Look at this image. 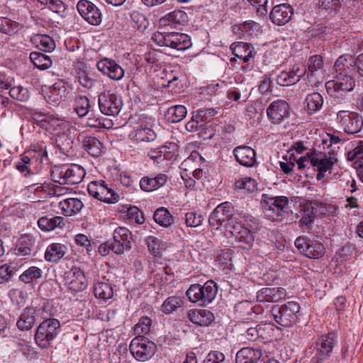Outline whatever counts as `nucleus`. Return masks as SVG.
Masks as SVG:
<instances>
[{"label":"nucleus","mask_w":363,"mask_h":363,"mask_svg":"<svg viewBox=\"0 0 363 363\" xmlns=\"http://www.w3.org/2000/svg\"><path fill=\"white\" fill-rule=\"evenodd\" d=\"M60 330L58 319H44L38 326L35 340L41 347H46L47 344L54 340Z\"/></svg>","instance_id":"8"},{"label":"nucleus","mask_w":363,"mask_h":363,"mask_svg":"<svg viewBox=\"0 0 363 363\" xmlns=\"http://www.w3.org/2000/svg\"><path fill=\"white\" fill-rule=\"evenodd\" d=\"M201 291V306L210 303L218 292L216 284L213 280L207 281L203 286L200 285Z\"/></svg>","instance_id":"39"},{"label":"nucleus","mask_w":363,"mask_h":363,"mask_svg":"<svg viewBox=\"0 0 363 363\" xmlns=\"http://www.w3.org/2000/svg\"><path fill=\"white\" fill-rule=\"evenodd\" d=\"M187 111L184 106L177 105L169 107L165 114L167 120L170 123H179L186 116Z\"/></svg>","instance_id":"44"},{"label":"nucleus","mask_w":363,"mask_h":363,"mask_svg":"<svg viewBox=\"0 0 363 363\" xmlns=\"http://www.w3.org/2000/svg\"><path fill=\"white\" fill-rule=\"evenodd\" d=\"M187 21L188 16L185 11L182 10H174L162 17L159 21V23L162 27L173 28L184 24Z\"/></svg>","instance_id":"28"},{"label":"nucleus","mask_w":363,"mask_h":363,"mask_svg":"<svg viewBox=\"0 0 363 363\" xmlns=\"http://www.w3.org/2000/svg\"><path fill=\"white\" fill-rule=\"evenodd\" d=\"M235 188L244 190L247 193H252L257 190V182L251 177H244L235 182Z\"/></svg>","instance_id":"53"},{"label":"nucleus","mask_w":363,"mask_h":363,"mask_svg":"<svg viewBox=\"0 0 363 363\" xmlns=\"http://www.w3.org/2000/svg\"><path fill=\"white\" fill-rule=\"evenodd\" d=\"M152 40L160 46H165L179 51H183L191 46L190 37L179 32H155Z\"/></svg>","instance_id":"4"},{"label":"nucleus","mask_w":363,"mask_h":363,"mask_svg":"<svg viewBox=\"0 0 363 363\" xmlns=\"http://www.w3.org/2000/svg\"><path fill=\"white\" fill-rule=\"evenodd\" d=\"M203 220V216L195 211L188 212L185 215V223L187 227H199L202 224Z\"/></svg>","instance_id":"57"},{"label":"nucleus","mask_w":363,"mask_h":363,"mask_svg":"<svg viewBox=\"0 0 363 363\" xmlns=\"http://www.w3.org/2000/svg\"><path fill=\"white\" fill-rule=\"evenodd\" d=\"M130 352L133 356L139 361H146L155 354L156 345L145 337H138L132 340Z\"/></svg>","instance_id":"11"},{"label":"nucleus","mask_w":363,"mask_h":363,"mask_svg":"<svg viewBox=\"0 0 363 363\" xmlns=\"http://www.w3.org/2000/svg\"><path fill=\"white\" fill-rule=\"evenodd\" d=\"M98 103L101 112L106 116L117 115L123 106L121 97L110 91L101 93L99 95Z\"/></svg>","instance_id":"12"},{"label":"nucleus","mask_w":363,"mask_h":363,"mask_svg":"<svg viewBox=\"0 0 363 363\" xmlns=\"http://www.w3.org/2000/svg\"><path fill=\"white\" fill-rule=\"evenodd\" d=\"M27 314V318H52L57 313V308L51 301H47L43 303L40 308L27 307L24 314Z\"/></svg>","instance_id":"29"},{"label":"nucleus","mask_w":363,"mask_h":363,"mask_svg":"<svg viewBox=\"0 0 363 363\" xmlns=\"http://www.w3.org/2000/svg\"><path fill=\"white\" fill-rule=\"evenodd\" d=\"M244 216L234 211L232 204L224 202L217 206L208 218V224L212 230H220L223 225L235 240L239 247L249 249L252 246L254 235L251 230L242 223Z\"/></svg>","instance_id":"1"},{"label":"nucleus","mask_w":363,"mask_h":363,"mask_svg":"<svg viewBox=\"0 0 363 363\" xmlns=\"http://www.w3.org/2000/svg\"><path fill=\"white\" fill-rule=\"evenodd\" d=\"M75 111L79 117L86 116L90 107L89 100L85 96H79L76 98Z\"/></svg>","instance_id":"55"},{"label":"nucleus","mask_w":363,"mask_h":363,"mask_svg":"<svg viewBox=\"0 0 363 363\" xmlns=\"http://www.w3.org/2000/svg\"><path fill=\"white\" fill-rule=\"evenodd\" d=\"M233 54L235 57L242 60L244 62H247L252 57V48L247 43L238 42L233 43L230 45Z\"/></svg>","instance_id":"38"},{"label":"nucleus","mask_w":363,"mask_h":363,"mask_svg":"<svg viewBox=\"0 0 363 363\" xmlns=\"http://www.w3.org/2000/svg\"><path fill=\"white\" fill-rule=\"evenodd\" d=\"M233 152L236 161L242 166L252 167L257 163L255 150L249 146L236 147Z\"/></svg>","instance_id":"20"},{"label":"nucleus","mask_w":363,"mask_h":363,"mask_svg":"<svg viewBox=\"0 0 363 363\" xmlns=\"http://www.w3.org/2000/svg\"><path fill=\"white\" fill-rule=\"evenodd\" d=\"M38 225L43 231H51L56 228H63L65 222L63 217L48 215L40 218L38 220Z\"/></svg>","instance_id":"32"},{"label":"nucleus","mask_w":363,"mask_h":363,"mask_svg":"<svg viewBox=\"0 0 363 363\" xmlns=\"http://www.w3.org/2000/svg\"><path fill=\"white\" fill-rule=\"evenodd\" d=\"M42 270L37 267H30L24 271V283L30 284L33 279L41 277Z\"/></svg>","instance_id":"61"},{"label":"nucleus","mask_w":363,"mask_h":363,"mask_svg":"<svg viewBox=\"0 0 363 363\" xmlns=\"http://www.w3.org/2000/svg\"><path fill=\"white\" fill-rule=\"evenodd\" d=\"M67 126L68 123L64 119L48 115L45 124H44V129L50 132H57L58 133L64 130Z\"/></svg>","instance_id":"46"},{"label":"nucleus","mask_w":363,"mask_h":363,"mask_svg":"<svg viewBox=\"0 0 363 363\" xmlns=\"http://www.w3.org/2000/svg\"><path fill=\"white\" fill-rule=\"evenodd\" d=\"M96 67L100 72L108 76L111 79L120 80L124 76L123 69L114 60L107 58L101 60L96 64Z\"/></svg>","instance_id":"19"},{"label":"nucleus","mask_w":363,"mask_h":363,"mask_svg":"<svg viewBox=\"0 0 363 363\" xmlns=\"http://www.w3.org/2000/svg\"><path fill=\"white\" fill-rule=\"evenodd\" d=\"M83 145L86 152L91 156L97 157L101 155L103 145L101 141L95 137L86 136L83 141Z\"/></svg>","instance_id":"41"},{"label":"nucleus","mask_w":363,"mask_h":363,"mask_svg":"<svg viewBox=\"0 0 363 363\" xmlns=\"http://www.w3.org/2000/svg\"><path fill=\"white\" fill-rule=\"evenodd\" d=\"M132 241L131 232L125 227H118L113 231L112 251L117 255L129 251L132 247Z\"/></svg>","instance_id":"13"},{"label":"nucleus","mask_w":363,"mask_h":363,"mask_svg":"<svg viewBox=\"0 0 363 363\" xmlns=\"http://www.w3.org/2000/svg\"><path fill=\"white\" fill-rule=\"evenodd\" d=\"M260 336H265L267 338H273L280 335L281 328L276 325L275 322H265L258 325Z\"/></svg>","instance_id":"48"},{"label":"nucleus","mask_w":363,"mask_h":363,"mask_svg":"<svg viewBox=\"0 0 363 363\" xmlns=\"http://www.w3.org/2000/svg\"><path fill=\"white\" fill-rule=\"evenodd\" d=\"M155 221L164 227H169L174 223V218L167 208L160 207L154 213Z\"/></svg>","instance_id":"49"},{"label":"nucleus","mask_w":363,"mask_h":363,"mask_svg":"<svg viewBox=\"0 0 363 363\" xmlns=\"http://www.w3.org/2000/svg\"><path fill=\"white\" fill-rule=\"evenodd\" d=\"M85 174L84 168L76 164L55 166L51 172L52 179L55 182L69 185L79 184Z\"/></svg>","instance_id":"3"},{"label":"nucleus","mask_w":363,"mask_h":363,"mask_svg":"<svg viewBox=\"0 0 363 363\" xmlns=\"http://www.w3.org/2000/svg\"><path fill=\"white\" fill-rule=\"evenodd\" d=\"M347 157L350 161L363 160V140L357 142L354 149L347 152Z\"/></svg>","instance_id":"64"},{"label":"nucleus","mask_w":363,"mask_h":363,"mask_svg":"<svg viewBox=\"0 0 363 363\" xmlns=\"http://www.w3.org/2000/svg\"><path fill=\"white\" fill-rule=\"evenodd\" d=\"M152 319H139L135 325L134 330L139 336L140 334H148L151 331Z\"/></svg>","instance_id":"62"},{"label":"nucleus","mask_w":363,"mask_h":363,"mask_svg":"<svg viewBox=\"0 0 363 363\" xmlns=\"http://www.w3.org/2000/svg\"><path fill=\"white\" fill-rule=\"evenodd\" d=\"M94 293L97 298L106 301L113 296V290L106 281H97L94 286Z\"/></svg>","instance_id":"42"},{"label":"nucleus","mask_w":363,"mask_h":363,"mask_svg":"<svg viewBox=\"0 0 363 363\" xmlns=\"http://www.w3.org/2000/svg\"><path fill=\"white\" fill-rule=\"evenodd\" d=\"M55 143L60 152L69 156L73 154L74 140L71 135L62 132L57 133Z\"/></svg>","instance_id":"35"},{"label":"nucleus","mask_w":363,"mask_h":363,"mask_svg":"<svg viewBox=\"0 0 363 363\" xmlns=\"http://www.w3.org/2000/svg\"><path fill=\"white\" fill-rule=\"evenodd\" d=\"M65 246L60 243L50 245L45 253V259L48 262H57L65 254Z\"/></svg>","instance_id":"40"},{"label":"nucleus","mask_w":363,"mask_h":363,"mask_svg":"<svg viewBox=\"0 0 363 363\" xmlns=\"http://www.w3.org/2000/svg\"><path fill=\"white\" fill-rule=\"evenodd\" d=\"M17 24L10 19L0 17V32L6 34H11L16 32Z\"/></svg>","instance_id":"63"},{"label":"nucleus","mask_w":363,"mask_h":363,"mask_svg":"<svg viewBox=\"0 0 363 363\" xmlns=\"http://www.w3.org/2000/svg\"><path fill=\"white\" fill-rule=\"evenodd\" d=\"M77 8L82 17L89 24L98 26L101 23L102 13L92 2L81 0L77 3Z\"/></svg>","instance_id":"14"},{"label":"nucleus","mask_w":363,"mask_h":363,"mask_svg":"<svg viewBox=\"0 0 363 363\" xmlns=\"http://www.w3.org/2000/svg\"><path fill=\"white\" fill-rule=\"evenodd\" d=\"M44 154L43 147L38 143L30 145V149L24 152V172L32 167H38L43 160Z\"/></svg>","instance_id":"27"},{"label":"nucleus","mask_w":363,"mask_h":363,"mask_svg":"<svg viewBox=\"0 0 363 363\" xmlns=\"http://www.w3.org/2000/svg\"><path fill=\"white\" fill-rule=\"evenodd\" d=\"M298 168L303 169L311 164L318 172L317 180H321L326 172L330 173L333 166L337 162V158L334 152L327 157L321 153L307 152L304 157H301L296 161Z\"/></svg>","instance_id":"2"},{"label":"nucleus","mask_w":363,"mask_h":363,"mask_svg":"<svg viewBox=\"0 0 363 363\" xmlns=\"http://www.w3.org/2000/svg\"><path fill=\"white\" fill-rule=\"evenodd\" d=\"M147 157L155 162L160 164L164 160H174V154L171 150V147L161 145L157 148H152L147 152Z\"/></svg>","instance_id":"31"},{"label":"nucleus","mask_w":363,"mask_h":363,"mask_svg":"<svg viewBox=\"0 0 363 363\" xmlns=\"http://www.w3.org/2000/svg\"><path fill=\"white\" fill-rule=\"evenodd\" d=\"M306 73V68L303 65H294L289 71H282L276 77L277 84L281 86H288L298 82Z\"/></svg>","instance_id":"15"},{"label":"nucleus","mask_w":363,"mask_h":363,"mask_svg":"<svg viewBox=\"0 0 363 363\" xmlns=\"http://www.w3.org/2000/svg\"><path fill=\"white\" fill-rule=\"evenodd\" d=\"M336 121L347 134L357 133L363 128V118L356 112L339 111L337 113Z\"/></svg>","instance_id":"9"},{"label":"nucleus","mask_w":363,"mask_h":363,"mask_svg":"<svg viewBox=\"0 0 363 363\" xmlns=\"http://www.w3.org/2000/svg\"><path fill=\"white\" fill-rule=\"evenodd\" d=\"M30 60L35 67L41 70L48 69L52 64V62L48 55L39 52H30Z\"/></svg>","instance_id":"45"},{"label":"nucleus","mask_w":363,"mask_h":363,"mask_svg":"<svg viewBox=\"0 0 363 363\" xmlns=\"http://www.w3.org/2000/svg\"><path fill=\"white\" fill-rule=\"evenodd\" d=\"M314 206L305 207L303 210L301 218L299 220V226L305 228L306 230H310L312 228V223L315 218V212H314Z\"/></svg>","instance_id":"50"},{"label":"nucleus","mask_w":363,"mask_h":363,"mask_svg":"<svg viewBox=\"0 0 363 363\" xmlns=\"http://www.w3.org/2000/svg\"><path fill=\"white\" fill-rule=\"evenodd\" d=\"M65 280L69 289L73 291H82L88 285L84 272L78 267H73L66 272Z\"/></svg>","instance_id":"17"},{"label":"nucleus","mask_w":363,"mask_h":363,"mask_svg":"<svg viewBox=\"0 0 363 363\" xmlns=\"http://www.w3.org/2000/svg\"><path fill=\"white\" fill-rule=\"evenodd\" d=\"M37 250L35 238L30 234H24V255H34Z\"/></svg>","instance_id":"58"},{"label":"nucleus","mask_w":363,"mask_h":363,"mask_svg":"<svg viewBox=\"0 0 363 363\" xmlns=\"http://www.w3.org/2000/svg\"><path fill=\"white\" fill-rule=\"evenodd\" d=\"M354 59L351 55H342L336 60L334 69L336 74H352L355 70Z\"/></svg>","instance_id":"34"},{"label":"nucleus","mask_w":363,"mask_h":363,"mask_svg":"<svg viewBox=\"0 0 363 363\" xmlns=\"http://www.w3.org/2000/svg\"><path fill=\"white\" fill-rule=\"evenodd\" d=\"M323 66V58L319 55L311 56L308 62V71L310 72L311 76L313 73L322 69Z\"/></svg>","instance_id":"60"},{"label":"nucleus","mask_w":363,"mask_h":363,"mask_svg":"<svg viewBox=\"0 0 363 363\" xmlns=\"http://www.w3.org/2000/svg\"><path fill=\"white\" fill-rule=\"evenodd\" d=\"M259 310V307H254L250 302L247 301H241L235 306V311L237 315L240 316H249L253 313L257 315Z\"/></svg>","instance_id":"51"},{"label":"nucleus","mask_w":363,"mask_h":363,"mask_svg":"<svg viewBox=\"0 0 363 363\" xmlns=\"http://www.w3.org/2000/svg\"><path fill=\"white\" fill-rule=\"evenodd\" d=\"M48 115L47 114H43L42 113L37 112L36 111L26 109L24 107V118L39 125L42 128H44V124H45L48 119Z\"/></svg>","instance_id":"52"},{"label":"nucleus","mask_w":363,"mask_h":363,"mask_svg":"<svg viewBox=\"0 0 363 363\" xmlns=\"http://www.w3.org/2000/svg\"><path fill=\"white\" fill-rule=\"evenodd\" d=\"M38 167L28 168L24 172V194H28L31 188H34V194L41 192L43 186L38 176Z\"/></svg>","instance_id":"25"},{"label":"nucleus","mask_w":363,"mask_h":363,"mask_svg":"<svg viewBox=\"0 0 363 363\" xmlns=\"http://www.w3.org/2000/svg\"><path fill=\"white\" fill-rule=\"evenodd\" d=\"M37 46L44 52H50L55 48V43L53 39L47 35H37L34 38Z\"/></svg>","instance_id":"54"},{"label":"nucleus","mask_w":363,"mask_h":363,"mask_svg":"<svg viewBox=\"0 0 363 363\" xmlns=\"http://www.w3.org/2000/svg\"><path fill=\"white\" fill-rule=\"evenodd\" d=\"M78 82L83 87L91 89L95 86L97 80L94 78V74L84 69H79L77 72Z\"/></svg>","instance_id":"47"},{"label":"nucleus","mask_w":363,"mask_h":363,"mask_svg":"<svg viewBox=\"0 0 363 363\" xmlns=\"http://www.w3.org/2000/svg\"><path fill=\"white\" fill-rule=\"evenodd\" d=\"M295 245L301 253L311 259L320 258L325 252V248L322 242L304 236L297 238Z\"/></svg>","instance_id":"10"},{"label":"nucleus","mask_w":363,"mask_h":363,"mask_svg":"<svg viewBox=\"0 0 363 363\" xmlns=\"http://www.w3.org/2000/svg\"><path fill=\"white\" fill-rule=\"evenodd\" d=\"M83 206L82 201L77 198H67L58 203V207L66 216L79 213Z\"/></svg>","instance_id":"33"},{"label":"nucleus","mask_w":363,"mask_h":363,"mask_svg":"<svg viewBox=\"0 0 363 363\" xmlns=\"http://www.w3.org/2000/svg\"><path fill=\"white\" fill-rule=\"evenodd\" d=\"M157 134L155 130L147 124L135 127L130 133L129 138L136 143H146L155 140Z\"/></svg>","instance_id":"21"},{"label":"nucleus","mask_w":363,"mask_h":363,"mask_svg":"<svg viewBox=\"0 0 363 363\" xmlns=\"http://www.w3.org/2000/svg\"><path fill=\"white\" fill-rule=\"evenodd\" d=\"M300 311V306L294 301H289L281 306H274L272 308L273 318H291L293 315L297 316Z\"/></svg>","instance_id":"30"},{"label":"nucleus","mask_w":363,"mask_h":363,"mask_svg":"<svg viewBox=\"0 0 363 363\" xmlns=\"http://www.w3.org/2000/svg\"><path fill=\"white\" fill-rule=\"evenodd\" d=\"M334 89L335 92L350 91L354 87V80L352 74H336L335 79L333 82L326 83L327 89Z\"/></svg>","instance_id":"24"},{"label":"nucleus","mask_w":363,"mask_h":363,"mask_svg":"<svg viewBox=\"0 0 363 363\" xmlns=\"http://www.w3.org/2000/svg\"><path fill=\"white\" fill-rule=\"evenodd\" d=\"M171 177L165 173H152L140 179V186L144 191L151 192L169 183Z\"/></svg>","instance_id":"16"},{"label":"nucleus","mask_w":363,"mask_h":363,"mask_svg":"<svg viewBox=\"0 0 363 363\" xmlns=\"http://www.w3.org/2000/svg\"><path fill=\"white\" fill-rule=\"evenodd\" d=\"M293 14V8L289 4H282L273 7L269 18L274 24L281 26L288 23Z\"/></svg>","instance_id":"23"},{"label":"nucleus","mask_w":363,"mask_h":363,"mask_svg":"<svg viewBox=\"0 0 363 363\" xmlns=\"http://www.w3.org/2000/svg\"><path fill=\"white\" fill-rule=\"evenodd\" d=\"M195 113V118H199L203 126L210 122L217 113L214 108L199 109Z\"/></svg>","instance_id":"56"},{"label":"nucleus","mask_w":363,"mask_h":363,"mask_svg":"<svg viewBox=\"0 0 363 363\" xmlns=\"http://www.w3.org/2000/svg\"><path fill=\"white\" fill-rule=\"evenodd\" d=\"M236 363H264L262 351L253 347H243L236 354Z\"/></svg>","instance_id":"22"},{"label":"nucleus","mask_w":363,"mask_h":363,"mask_svg":"<svg viewBox=\"0 0 363 363\" xmlns=\"http://www.w3.org/2000/svg\"><path fill=\"white\" fill-rule=\"evenodd\" d=\"M338 343V335L337 332L331 331L325 335L319 336L315 342V356L313 361L318 363H324L332 355L333 350Z\"/></svg>","instance_id":"6"},{"label":"nucleus","mask_w":363,"mask_h":363,"mask_svg":"<svg viewBox=\"0 0 363 363\" xmlns=\"http://www.w3.org/2000/svg\"><path fill=\"white\" fill-rule=\"evenodd\" d=\"M318 6L322 15H333L339 11L341 4L340 0H318Z\"/></svg>","instance_id":"43"},{"label":"nucleus","mask_w":363,"mask_h":363,"mask_svg":"<svg viewBox=\"0 0 363 363\" xmlns=\"http://www.w3.org/2000/svg\"><path fill=\"white\" fill-rule=\"evenodd\" d=\"M286 289L282 287H264L257 291V300L260 302H277L285 298Z\"/></svg>","instance_id":"26"},{"label":"nucleus","mask_w":363,"mask_h":363,"mask_svg":"<svg viewBox=\"0 0 363 363\" xmlns=\"http://www.w3.org/2000/svg\"><path fill=\"white\" fill-rule=\"evenodd\" d=\"M304 104L308 113L311 115L320 110L323 104V98L320 94L313 92L306 96Z\"/></svg>","instance_id":"37"},{"label":"nucleus","mask_w":363,"mask_h":363,"mask_svg":"<svg viewBox=\"0 0 363 363\" xmlns=\"http://www.w3.org/2000/svg\"><path fill=\"white\" fill-rule=\"evenodd\" d=\"M87 191L89 195L104 203H113L118 201L119 196L110 182L92 181L88 184Z\"/></svg>","instance_id":"7"},{"label":"nucleus","mask_w":363,"mask_h":363,"mask_svg":"<svg viewBox=\"0 0 363 363\" xmlns=\"http://www.w3.org/2000/svg\"><path fill=\"white\" fill-rule=\"evenodd\" d=\"M290 106L284 100L273 101L267 109L268 117L274 123H279L289 116Z\"/></svg>","instance_id":"18"},{"label":"nucleus","mask_w":363,"mask_h":363,"mask_svg":"<svg viewBox=\"0 0 363 363\" xmlns=\"http://www.w3.org/2000/svg\"><path fill=\"white\" fill-rule=\"evenodd\" d=\"M262 205L265 216L272 221H281L289 205V199L286 196H269L263 194Z\"/></svg>","instance_id":"5"},{"label":"nucleus","mask_w":363,"mask_h":363,"mask_svg":"<svg viewBox=\"0 0 363 363\" xmlns=\"http://www.w3.org/2000/svg\"><path fill=\"white\" fill-rule=\"evenodd\" d=\"M201 291L200 284H193L186 291V296L193 303H199L201 306Z\"/></svg>","instance_id":"59"},{"label":"nucleus","mask_w":363,"mask_h":363,"mask_svg":"<svg viewBox=\"0 0 363 363\" xmlns=\"http://www.w3.org/2000/svg\"><path fill=\"white\" fill-rule=\"evenodd\" d=\"M162 308L166 315L179 313L184 311V301L179 296H170L164 301Z\"/></svg>","instance_id":"36"}]
</instances>
